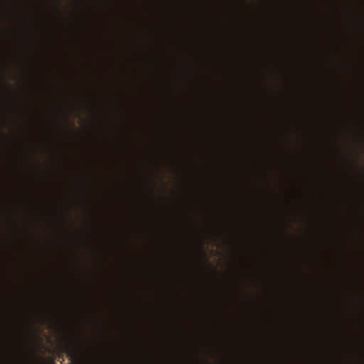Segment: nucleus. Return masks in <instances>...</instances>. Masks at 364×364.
<instances>
[{"mask_svg": "<svg viewBox=\"0 0 364 364\" xmlns=\"http://www.w3.org/2000/svg\"><path fill=\"white\" fill-rule=\"evenodd\" d=\"M65 348L68 350V355L70 356L72 359H75L77 357V351L75 349L71 348L68 346H65Z\"/></svg>", "mask_w": 364, "mask_h": 364, "instance_id": "obj_1", "label": "nucleus"}]
</instances>
